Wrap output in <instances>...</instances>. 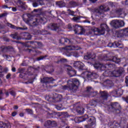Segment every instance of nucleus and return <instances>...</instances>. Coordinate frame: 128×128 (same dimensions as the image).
Segmentation results:
<instances>
[{"mask_svg": "<svg viewBox=\"0 0 128 128\" xmlns=\"http://www.w3.org/2000/svg\"><path fill=\"white\" fill-rule=\"evenodd\" d=\"M89 119L88 124H90L85 125V128H93L92 126L96 122V118L94 116H88V115L85 114L84 116L81 117H78L75 118L76 122L78 124L80 122H84L86 120Z\"/></svg>", "mask_w": 128, "mask_h": 128, "instance_id": "f257e3e1", "label": "nucleus"}, {"mask_svg": "<svg viewBox=\"0 0 128 128\" xmlns=\"http://www.w3.org/2000/svg\"><path fill=\"white\" fill-rule=\"evenodd\" d=\"M100 94L101 96L100 98L101 100L98 101L92 100L90 102V104L86 106V108L88 109L87 112H90V106H92V108H96V104L98 102H102V100H108V92H100Z\"/></svg>", "mask_w": 128, "mask_h": 128, "instance_id": "f03ea898", "label": "nucleus"}, {"mask_svg": "<svg viewBox=\"0 0 128 128\" xmlns=\"http://www.w3.org/2000/svg\"><path fill=\"white\" fill-rule=\"evenodd\" d=\"M68 86L65 85L62 86V90H68V88H70V90H76L78 89V86H80V81L76 78L70 79L68 82Z\"/></svg>", "mask_w": 128, "mask_h": 128, "instance_id": "7ed1b4c3", "label": "nucleus"}, {"mask_svg": "<svg viewBox=\"0 0 128 128\" xmlns=\"http://www.w3.org/2000/svg\"><path fill=\"white\" fill-rule=\"evenodd\" d=\"M122 74H124V69L122 68H120L117 71H110L106 70L104 73V76H114L118 78Z\"/></svg>", "mask_w": 128, "mask_h": 128, "instance_id": "20e7f679", "label": "nucleus"}, {"mask_svg": "<svg viewBox=\"0 0 128 128\" xmlns=\"http://www.w3.org/2000/svg\"><path fill=\"white\" fill-rule=\"evenodd\" d=\"M114 64L109 62L106 64H102L100 63L94 64V68H100V70H106V68L110 70H114Z\"/></svg>", "mask_w": 128, "mask_h": 128, "instance_id": "39448f33", "label": "nucleus"}, {"mask_svg": "<svg viewBox=\"0 0 128 128\" xmlns=\"http://www.w3.org/2000/svg\"><path fill=\"white\" fill-rule=\"evenodd\" d=\"M111 109L113 112L115 114H120V106L118 103L115 102L111 104Z\"/></svg>", "mask_w": 128, "mask_h": 128, "instance_id": "423d86ee", "label": "nucleus"}, {"mask_svg": "<svg viewBox=\"0 0 128 128\" xmlns=\"http://www.w3.org/2000/svg\"><path fill=\"white\" fill-rule=\"evenodd\" d=\"M62 96L60 95H58L56 94V97L54 98H50V96H47L46 97V100H48V102H60L62 98H60Z\"/></svg>", "mask_w": 128, "mask_h": 128, "instance_id": "0eeeda50", "label": "nucleus"}, {"mask_svg": "<svg viewBox=\"0 0 128 128\" xmlns=\"http://www.w3.org/2000/svg\"><path fill=\"white\" fill-rule=\"evenodd\" d=\"M102 60H107L108 62H116V64H118V62H120V59L118 58L116 56H113L110 59L108 58V56H104L102 58Z\"/></svg>", "mask_w": 128, "mask_h": 128, "instance_id": "6e6552de", "label": "nucleus"}, {"mask_svg": "<svg viewBox=\"0 0 128 128\" xmlns=\"http://www.w3.org/2000/svg\"><path fill=\"white\" fill-rule=\"evenodd\" d=\"M108 10H110L109 8H105L104 6H101L98 12V14L100 15L104 14V12H108Z\"/></svg>", "mask_w": 128, "mask_h": 128, "instance_id": "1a4fd4ad", "label": "nucleus"}, {"mask_svg": "<svg viewBox=\"0 0 128 128\" xmlns=\"http://www.w3.org/2000/svg\"><path fill=\"white\" fill-rule=\"evenodd\" d=\"M126 34H128V28L120 30L119 31L118 38H122Z\"/></svg>", "mask_w": 128, "mask_h": 128, "instance_id": "9d476101", "label": "nucleus"}, {"mask_svg": "<svg viewBox=\"0 0 128 128\" xmlns=\"http://www.w3.org/2000/svg\"><path fill=\"white\" fill-rule=\"evenodd\" d=\"M12 48L10 46H2L0 48V52H10Z\"/></svg>", "mask_w": 128, "mask_h": 128, "instance_id": "9b49d317", "label": "nucleus"}, {"mask_svg": "<svg viewBox=\"0 0 128 128\" xmlns=\"http://www.w3.org/2000/svg\"><path fill=\"white\" fill-rule=\"evenodd\" d=\"M101 30L100 32H102V34H104V30L108 32V26L106 24H102L100 25Z\"/></svg>", "mask_w": 128, "mask_h": 128, "instance_id": "f8f14e48", "label": "nucleus"}, {"mask_svg": "<svg viewBox=\"0 0 128 128\" xmlns=\"http://www.w3.org/2000/svg\"><path fill=\"white\" fill-rule=\"evenodd\" d=\"M74 66L78 68H84V65L82 62H76L74 63Z\"/></svg>", "mask_w": 128, "mask_h": 128, "instance_id": "ddd939ff", "label": "nucleus"}, {"mask_svg": "<svg viewBox=\"0 0 128 128\" xmlns=\"http://www.w3.org/2000/svg\"><path fill=\"white\" fill-rule=\"evenodd\" d=\"M54 80L52 78L46 77L43 78L42 82H44L45 84H48L49 82H52Z\"/></svg>", "mask_w": 128, "mask_h": 128, "instance_id": "4468645a", "label": "nucleus"}, {"mask_svg": "<svg viewBox=\"0 0 128 128\" xmlns=\"http://www.w3.org/2000/svg\"><path fill=\"white\" fill-rule=\"evenodd\" d=\"M110 24H111L113 28H118V20H112L110 23Z\"/></svg>", "mask_w": 128, "mask_h": 128, "instance_id": "2eb2a0df", "label": "nucleus"}, {"mask_svg": "<svg viewBox=\"0 0 128 128\" xmlns=\"http://www.w3.org/2000/svg\"><path fill=\"white\" fill-rule=\"evenodd\" d=\"M73 30H74L75 34H77L78 30H82V26H80L78 24H76L73 26Z\"/></svg>", "mask_w": 128, "mask_h": 128, "instance_id": "dca6fc26", "label": "nucleus"}, {"mask_svg": "<svg viewBox=\"0 0 128 128\" xmlns=\"http://www.w3.org/2000/svg\"><path fill=\"white\" fill-rule=\"evenodd\" d=\"M44 22V19L41 18L40 19H36V22H32L33 26H38V24H42Z\"/></svg>", "mask_w": 128, "mask_h": 128, "instance_id": "f3484780", "label": "nucleus"}, {"mask_svg": "<svg viewBox=\"0 0 128 128\" xmlns=\"http://www.w3.org/2000/svg\"><path fill=\"white\" fill-rule=\"evenodd\" d=\"M48 28L51 30H58V27L56 26V24H50L48 26Z\"/></svg>", "mask_w": 128, "mask_h": 128, "instance_id": "a211bd4d", "label": "nucleus"}, {"mask_svg": "<svg viewBox=\"0 0 128 128\" xmlns=\"http://www.w3.org/2000/svg\"><path fill=\"white\" fill-rule=\"evenodd\" d=\"M18 8L20 10H24V4L20 0H18Z\"/></svg>", "mask_w": 128, "mask_h": 128, "instance_id": "6ab92c4d", "label": "nucleus"}, {"mask_svg": "<svg viewBox=\"0 0 128 128\" xmlns=\"http://www.w3.org/2000/svg\"><path fill=\"white\" fill-rule=\"evenodd\" d=\"M82 76L84 78H90L92 76V74L90 72H88L86 71L82 74Z\"/></svg>", "mask_w": 128, "mask_h": 128, "instance_id": "aec40b11", "label": "nucleus"}, {"mask_svg": "<svg viewBox=\"0 0 128 128\" xmlns=\"http://www.w3.org/2000/svg\"><path fill=\"white\" fill-rule=\"evenodd\" d=\"M62 48L63 50H66L67 52H70V50H76V47L73 46H68L66 48Z\"/></svg>", "mask_w": 128, "mask_h": 128, "instance_id": "412c9836", "label": "nucleus"}, {"mask_svg": "<svg viewBox=\"0 0 128 128\" xmlns=\"http://www.w3.org/2000/svg\"><path fill=\"white\" fill-rule=\"evenodd\" d=\"M38 44L39 43L36 42H26V44L25 46L26 48H30V46H28V44H33V46H36V44Z\"/></svg>", "mask_w": 128, "mask_h": 128, "instance_id": "4be33fe9", "label": "nucleus"}, {"mask_svg": "<svg viewBox=\"0 0 128 128\" xmlns=\"http://www.w3.org/2000/svg\"><path fill=\"white\" fill-rule=\"evenodd\" d=\"M68 74L70 77L74 76H76V71L75 70H69Z\"/></svg>", "mask_w": 128, "mask_h": 128, "instance_id": "5701e85b", "label": "nucleus"}, {"mask_svg": "<svg viewBox=\"0 0 128 128\" xmlns=\"http://www.w3.org/2000/svg\"><path fill=\"white\" fill-rule=\"evenodd\" d=\"M116 14H118V16H122V14H124V13L122 12V9H117L115 12Z\"/></svg>", "mask_w": 128, "mask_h": 128, "instance_id": "b1692460", "label": "nucleus"}, {"mask_svg": "<svg viewBox=\"0 0 128 128\" xmlns=\"http://www.w3.org/2000/svg\"><path fill=\"white\" fill-rule=\"evenodd\" d=\"M64 42L66 44V42H68V44H70V40H68L67 38H62L60 40V43L64 44Z\"/></svg>", "mask_w": 128, "mask_h": 128, "instance_id": "393cba45", "label": "nucleus"}, {"mask_svg": "<svg viewBox=\"0 0 128 128\" xmlns=\"http://www.w3.org/2000/svg\"><path fill=\"white\" fill-rule=\"evenodd\" d=\"M118 28H122V26H124V20H118Z\"/></svg>", "mask_w": 128, "mask_h": 128, "instance_id": "a878e982", "label": "nucleus"}, {"mask_svg": "<svg viewBox=\"0 0 128 128\" xmlns=\"http://www.w3.org/2000/svg\"><path fill=\"white\" fill-rule=\"evenodd\" d=\"M76 112L78 114H84V108L78 107L76 109Z\"/></svg>", "mask_w": 128, "mask_h": 128, "instance_id": "bb28decb", "label": "nucleus"}, {"mask_svg": "<svg viewBox=\"0 0 128 128\" xmlns=\"http://www.w3.org/2000/svg\"><path fill=\"white\" fill-rule=\"evenodd\" d=\"M87 92H90L92 94V96H96L97 94V92H92V88L91 87H89L88 88Z\"/></svg>", "mask_w": 128, "mask_h": 128, "instance_id": "cd10ccee", "label": "nucleus"}, {"mask_svg": "<svg viewBox=\"0 0 128 128\" xmlns=\"http://www.w3.org/2000/svg\"><path fill=\"white\" fill-rule=\"evenodd\" d=\"M95 56H94L92 57V54H88V55H86L84 56V60H94V58Z\"/></svg>", "mask_w": 128, "mask_h": 128, "instance_id": "c85d7f7f", "label": "nucleus"}, {"mask_svg": "<svg viewBox=\"0 0 128 128\" xmlns=\"http://www.w3.org/2000/svg\"><path fill=\"white\" fill-rule=\"evenodd\" d=\"M24 36L26 40H30V38H32V36L29 33L26 32L24 34Z\"/></svg>", "mask_w": 128, "mask_h": 128, "instance_id": "c756f323", "label": "nucleus"}, {"mask_svg": "<svg viewBox=\"0 0 128 128\" xmlns=\"http://www.w3.org/2000/svg\"><path fill=\"white\" fill-rule=\"evenodd\" d=\"M56 59L58 60V62H56L58 64L60 62H66V58H61L60 57H56Z\"/></svg>", "mask_w": 128, "mask_h": 128, "instance_id": "7c9ffc66", "label": "nucleus"}, {"mask_svg": "<svg viewBox=\"0 0 128 128\" xmlns=\"http://www.w3.org/2000/svg\"><path fill=\"white\" fill-rule=\"evenodd\" d=\"M112 126L110 128H118L120 126V124L116 122H114L112 123Z\"/></svg>", "mask_w": 128, "mask_h": 128, "instance_id": "2f4dec72", "label": "nucleus"}, {"mask_svg": "<svg viewBox=\"0 0 128 128\" xmlns=\"http://www.w3.org/2000/svg\"><path fill=\"white\" fill-rule=\"evenodd\" d=\"M23 72H24V68H20V72H21V74L20 75V78H25V76H26V75H24V73H22Z\"/></svg>", "mask_w": 128, "mask_h": 128, "instance_id": "473e14b6", "label": "nucleus"}, {"mask_svg": "<svg viewBox=\"0 0 128 128\" xmlns=\"http://www.w3.org/2000/svg\"><path fill=\"white\" fill-rule=\"evenodd\" d=\"M116 92L117 96H120L122 94V90L120 88H118V90H116Z\"/></svg>", "mask_w": 128, "mask_h": 128, "instance_id": "72a5a7b5", "label": "nucleus"}, {"mask_svg": "<svg viewBox=\"0 0 128 128\" xmlns=\"http://www.w3.org/2000/svg\"><path fill=\"white\" fill-rule=\"evenodd\" d=\"M8 26H10L12 28H14V30H24V28L16 27L12 24H9Z\"/></svg>", "mask_w": 128, "mask_h": 128, "instance_id": "f704fd0d", "label": "nucleus"}, {"mask_svg": "<svg viewBox=\"0 0 128 128\" xmlns=\"http://www.w3.org/2000/svg\"><path fill=\"white\" fill-rule=\"evenodd\" d=\"M12 38H14V40H19L18 37V33H15L14 34L11 35Z\"/></svg>", "mask_w": 128, "mask_h": 128, "instance_id": "c9c22d12", "label": "nucleus"}, {"mask_svg": "<svg viewBox=\"0 0 128 128\" xmlns=\"http://www.w3.org/2000/svg\"><path fill=\"white\" fill-rule=\"evenodd\" d=\"M72 21L73 22H78V20H80V16H77V17H74L72 18Z\"/></svg>", "mask_w": 128, "mask_h": 128, "instance_id": "e433bc0d", "label": "nucleus"}, {"mask_svg": "<svg viewBox=\"0 0 128 128\" xmlns=\"http://www.w3.org/2000/svg\"><path fill=\"white\" fill-rule=\"evenodd\" d=\"M45 126H52V121L48 120L45 122Z\"/></svg>", "mask_w": 128, "mask_h": 128, "instance_id": "4c0bfd02", "label": "nucleus"}, {"mask_svg": "<svg viewBox=\"0 0 128 128\" xmlns=\"http://www.w3.org/2000/svg\"><path fill=\"white\" fill-rule=\"evenodd\" d=\"M46 58V56H41L36 58V60H44V58Z\"/></svg>", "mask_w": 128, "mask_h": 128, "instance_id": "58836bf2", "label": "nucleus"}, {"mask_svg": "<svg viewBox=\"0 0 128 128\" xmlns=\"http://www.w3.org/2000/svg\"><path fill=\"white\" fill-rule=\"evenodd\" d=\"M116 94V90H114L112 92L111 96H118Z\"/></svg>", "mask_w": 128, "mask_h": 128, "instance_id": "ea45409f", "label": "nucleus"}, {"mask_svg": "<svg viewBox=\"0 0 128 128\" xmlns=\"http://www.w3.org/2000/svg\"><path fill=\"white\" fill-rule=\"evenodd\" d=\"M58 126V124H56V122L54 121L52 122L51 126Z\"/></svg>", "mask_w": 128, "mask_h": 128, "instance_id": "a19ab883", "label": "nucleus"}, {"mask_svg": "<svg viewBox=\"0 0 128 128\" xmlns=\"http://www.w3.org/2000/svg\"><path fill=\"white\" fill-rule=\"evenodd\" d=\"M26 112L28 114H32V110H30V109H26Z\"/></svg>", "mask_w": 128, "mask_h": 128, "instance_id": "79ce46f5", "label": "nucleus"}, {"mask_svg": "<svg viewBox=\"0 0 128 128\" xmlns=\"http://www.w3.org/2000/svg\"><path fill=\"white\" fill-rule=\"evenodd\" d=\"M106 84H112V81L110 80H106Z\"/></svg>", "mask_w": 128, "mask_h": 128, "instance_id": "37998d69", "label": "nucleus"}, {"mask_svg": "<svg viewBox=\"0 0 128 128\" xmlns=\"http://www.w3.org/2000/svg\"><path fill=\"white\" fill-rule=\"evenodd\" d=\"M114 44H115V46L116 48H118V46H120V42H115L114 43Z\"/></svg>", "mask_w": 128, "mask_h": 128, "instance_id": "c03bdc74", "label": "nucleus"}, {"mask_svg": "<svg viewBox=\"0 0 128 128\" xmlns=\"http://www.w3.org/2000/svg\"><path fill=\"white\" fill-rule=\"evenodd\" d=\"M128 76H126V78H125V82L126 84V86H128Z\"/></svg>", "mask_w": 128, "mask_h": 128, "instance_id": "a18cd8bd", "label": "nucleus"}, {"mask_svg": "<svg viewBox=\"0 0 128 128\" xmlns=\"http://www.w3.org/2000/svg\"><path fill=\"white\" fill-rule=\"evenodd\" d=\"M2 128H8V124L6 123H4Z\"/></svg>", "mask_w": 128, "mask_h": 128, "instance_id": "49530a36", "label": "nucleus"}, {"mask_svg": "<svg viewBox=\"0 0 128 128\" xmlns=\"http://www.w3.org/2000/svg\"><path fill=\"white\" fill-rule=\"evenodd\" d=\"M122 98L124 100H125V102L128 104V96H127L126 98Z\"/></svg>", "mask_w": 128, "mask_h": 128, "instance_id": "de8ad7c7", "label": "nucleus"}, {"mask_svg": "<svg viewBox=\"0 0 128 128\" xmlns=\"http://www.w3.org/2000/svg\"><path fill=\"white\" fill-rule=\"evenodd\" d=\"M10 94L12 96H16V92H14V90L11 91Z\"/></svg>", "mask_w": 128, "mask_h": 128, "instance_id": "09e8293b", "label": "nucleus"}, {"mask_svg": "<svg viewBox=\"0 0 128 128\" xmlns=\"http://www.w3.org/2000/svg\"><path fill=\"white\" fill-rule=\"evenodd\" d=\"M56 110H62V107L56 106Z\"/></svg>", "mask_w": 128, "mask_h": 128, "instance_id": "8fccbe9b", "label": "nucleus"}, {"mask_svg": "<svg viewBox=\"0 0 128 128\" xmlns=\"http://www.w3.org/2000/svg\"><path fill=\"white\" fill-rule=\"evenodd\" d=\"M68 30H72V24H68Z\"/></svg>", "mask_w": 128, "mask_h": 128, "instance_id": "3c124183", "label": "nucleus"}, {"mask_svg": "<svg viewBox=\"0 0 128 128\" xmlns=\"http://www.w3.org/2000/svg\"><path fill=\"white\" fill-rule=\"evenodd\" d=\"M4 123L2 122H0V128H4Z\"/></svg>", "mask_w": 128, "mask_h": 128, "instance_id": "603ef678", "label": "nucleus"}, {"mask_svg": "<svg viewBox=\"0 0 128 128\" xmlns=\"http://www.w3.org/2000/svg\"><path fill=\"white\" fill-rule=\"evenodd\" d=\"M2 8H8V7L6 5H2Z\"/></svg>", "mask_w": 128, "mask_h": 128, "instance_id": "864d4df0", "label": "nucleus"}, {"mask_svg": "<svg viewBox=\"0 0 128 128\" xmlns=\"http://www.w3.org/2000/svg\"><path fill=\"white\" fill-rule=\"evenodd\" d=\"M6 16V13L1 14H0V18H2L3 16Z\"/></svg>", "mask_w": 128, "mask_h": 128, "instance_id": "5fc2aeb1", "label": "nucleus"}, {"mask_svg": "<svg viewBox=\"0 0 128 128\" xmlns=\"http://www.w3.org/2000/svg\"><path fill=\"white\" fill-rule=\"evenodd\" d=\"M60 116H66V112H62L61 113H60Z\"/></svg>", "mask_w": 128, "mask_h": 128, "instance_id": "6e6d98bb", "label": "nucleus"}, {"mask_svg": "<svg viewBox=\"0 0 128 128\" xmlns=\"http://www.w3.org/2000/svg\"><path fill=\"white\" fill-rule=\"evenodd\" d=\"M10 76H12V74H8L6 76V78L7 79H8L10 78Z\"/></svg>", "mask_w": 128, "mask_h": 128, "instance_id": "4d7b16f0", "label": "nucleus"}, {"mask_svg": "<svg viewBox=\"0 0 128 128\" xmlns=\"http://www.w3.org/2000/svg\"><path fill=\"white\" fill-rule=\"evenodd\" d=\"M12 116H16V112H13Z\"/></svg>", "mask_w": 128, "mask_h": 128, "instance_id": "13d9d810", "label": "nucleus"}, {"mask_svg": "<svg viewBox=\"0 0 128 128\" xmlns=\"http://www.w3.org/2000/svg\"><path fill=\"white\" fill-rule=\"evenodd\" d=\"M12 12H16V8H12Z\"/></svg>", "mask_w": 128, "mask_h": 128, "instance_id": "bf43d9fd", "label": "nucleus"}, {"mask_svg": "<svg viewBox=\"0 0 128 128\" xmlns=\"http://www.w3.org/2000/svg\"><path fill=\"white\" fill-rule=\"evenodd\" d=\"M108 46H109L110 48H112V44L110 43L108 45Z\"/></svg>", "mask_w": 128, "mask_h": 128, "instance_id": "052dcab7", "label": "nucleus"}, {"mask_svg": "<svg viewBox=\"0 0 128 128\" xmlns=\"http://www.w3.org/2000/svg\"><path fill=\"white\" fill-rule=\"evenodd\" d=\"M12 72H15L16 69L14 68H12Z\"/></svg>", "mask_w": 128, "mask_h": 128, "instance_id": "680f3d73", "label": "nucleus"}, {"mask_svg": "<svg viewBox=\"0 0 128 128\" xmlns=\"http://www.w3.org/2000/svg\"><path fill=\"white\" fill-rule=\"evenodd\" d=\"M2 72V67L0 66V73Z\"/></svg>", "mask_w": 128, "mask_h": 128, "instance_id": "e2e57ef3", "label": "nucleus"}, {"mask_svg": "<svg viewBox=\"0 0 128 128\" xmlns=\"http://www.w3.org/2000/svg\"><path fill=\"white\" fill-rule=\"evenodd\" d=\"M89 0L92 2H96L98 0Z\"/></svg>", "mask_w": 128, "mask_h": 128, "instance_id": "0e129e2a", "label": "nucleus"}, {"mask_svg": "<svg viewBox=\"0 0 128 128\" xmlns=\"http://www.w3.org/2000/svg\"><path fill=\"white\" fill-rule=\"evenodd\" d=\"M14 110H18V106H14Z\"/></svg>", "mask_w": 128, "mask_h": 128, "instance_id": "69168bd1", "label": "nucleus"}, {"mask_svg": "<svg viewBox=\"0 0 128 128\" xmlns=\"http://www.w3.org/2000/svg\"><path fill=\"white\" fill-rule=\"evenodd\" d=\"M125 4H126V5H128V0H126Z\"/></svg>", "mask_w": 128, "mask_h": 128, "instance_id": "338daca9", "label": "nucleus"}, {"mask_svg": "<svg viewBox=\"0 0 128 128\" xmlns=\"http://www.w3.org/2000/svg\"><path fill=\"white\" fill-rule=\"evenodd\" d=\"M20 116H24V113H20Z\"/></svg>", "mask_w": 128, "mask_h": 128, "instance_id": "774afa93", "label": "nucleus"}]
</instances>
